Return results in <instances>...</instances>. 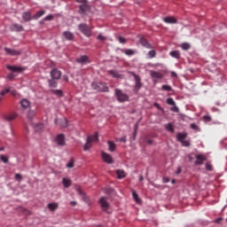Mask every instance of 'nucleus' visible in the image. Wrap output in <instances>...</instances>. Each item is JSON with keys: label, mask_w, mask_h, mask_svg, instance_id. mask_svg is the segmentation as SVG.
<instances>
[{"label": "nucleus", "mask_w": 227, "mask_h": 227, "mask_svg": "<svg viewBox=\"0 0 227 227\" xmlns=\"http://www.w3.org/2000/svg\"><path fill=\"white\" fill-rule=\"evenodd\" d=\"M118 41L120 43H127V39H125L123 36H119Z\"/></svg>", "instance_id": "nucleus-49"}, {"label": "nucleus", "mask_w": 227, "mask_h": 227, "mask_svg": "<svg viewBox=\"0 0 227 227\" xmlns=\"http://www.w3.org/2000/svg\"><path fill=\"white\" fill-rule=\"evenodd\" d=\"M50 75L51 79L59 81L61 79V71L58 70V68H54L51 71Z\"/></svg>", "instance_id": "nucleus-10"}, {"label": "nucleus", "mask_w": 227, "mask_h": 227, "mask_svg": "<svg viewBox=\"0 0 227 227\" xmlns=\"http://www.w3.org/2000/svg\"><path fill=\"white\" fill-rule=\"evenodd\" d=\"M99 204L101 205V208L104 210H107V208H109V202H107V200L104 197L99 200Z\"/></svg>", "instance_id": "nucleus-18"}, {"label": "nucleus", "mask_w": 227, "mask_h": 227, "mask_svg": "<svg viewBox=\"0 0 227 227\" xmlns=\"http://www.w3.org/2000/svg\"><path fill=\"white\" fill-rule=\"evenodd\" d=\"M24 214L25 215H31V211L27 210V209H24Z\"/></svg>", "instance_id": "nucleus-54"}, {"label": "nucleus", "mask_w": 227, "mask_h": 227, "mask_svg": "<svg viewBox=\"0 0 227 227\" xmlns=\"http://www.w3.org/2000/svg\"><path fill=\"white\" fill-rule=\"evenodd\" d=\"M27 118L28 120H33V118H35V111L29 110L27 113Z\"/></svg>", "instance_id": "nucleus-37"}, {"label": "nucleus", "mask_w": 227, "mask_h": 227, "mask_svg": "<svg viewBox=\"0 0 227 227\" xmlns=\"http://www.w3.org/2000/svg\"><path fill=\"white\" fill-rule=\"evenodd\" d=\"M187 138V133H177L176 134V139L179 143H182V141L185 140Z\"/></svg>", "instance_id": "nucleus-20"}, {"label": "nucleus", "mask_w": 227, "mask_h": 227, "mask_svg": "<svg viewBox=\"0 0 227 227\" xmlns=\"http://www.w3.org/2000/svg\"><path fill=\"white\" fill-rule=\"evenodd\" d=\"M10 89L8 88V89H5V90H2L1 92H0V96L1 97H4V95H6V93H10Z\"/></svg>", "instance_id": "nucleus-47"}, {"label": "nucleus", "mask_w": 227, "mask_h": 227, "mask_svg": "<svg viewBox=\"0 0 227 227\" xmlns=\"http://www.w3.org/2000/svg\"><path fill=\"white\" fill-rule=\"evenodd\" d=\"M15 180L17 182H22V175L20 174H15Z\"/></svg>", "instance_id": "nucleus-46"}, {"label": "nucleus", "mask_w": 227, "mask_h": 227, "mask_svg": "<svg viewBox=\"0 0 227 227\" xmlns=\"http://www.w3.org/2000/svg\"><path fill=\"white\" fill-rule=\"evenodd\" d=\"M163 182H164L165 184H168V183L169 182V177H165V178H163Z\"/></svg>", "instance_id": "nucleus-61"}, {"label": "nucleus", "mask_w": 227, "mask_h": 227, "mask_svg": "<svg viewBox=\"0 0 227 227\" xmlns=\"http://www.w3.org/2000/svg\"><path fill=\"white\" fill-rule=\"evenodd\" d=\"M134 79H135V86H134V91L135 93H137L141 88H143V83L141 82V77L136 74H132Z\"/></svg>", "instance_id": "nucleus-6"}, {"label": "nucleus", "mask_w": 227, "mask_h": 227, "mask_svg": "<svg viewBox=\"0 0 227 227\" xmlns=\"http://www.w3.org/2000/svg\"><path fill=\"white\" fill-rule=\"evenodd\" d=\"M4 51H5L6 54H9V56H20L22 54V51H19V50L4 48Z\"/></svg>", "instance_id": "nucleus-11"}, {"label": "nucleus", "mask_w": 227, "mask_h": 227, "mask_svg": "<svg viewBox=\"0 0 227 227\" xmlns=\"http://www.w3.org/2000/svg\"><path fill=\"white\" fill-rule=\"evenodd\" d=\"M63 81H65L66 82H68V76L67 74L62 76Z\"/></svg>", "instance_id": "nucleus-55"}, {"label": "nucleus", "mask_w": 227, "mask_h": 227, "mask_svg": "<svg viewBox=\"0 0 227 227\" xmlns=\"http://www.w3.org/2000/svg\"><path fill=\"white\" fill-rule=\"evenodd\" d=\"M52 91H53L54 95H58V97L63 96V91L61 90H54Z\"/></svg>", "instance_id": "nucleus-40"}, {"label": "nucleus", "mask_w": 227, "mask_h": 227, "mask_svg": "<svg viewBox=\"0 0 227 227\" xmlns=\"http://www.w3.org/2000/svg\"><path fill=\"white\" fill-rule=\"evenodd\" d=\"M20 106L21 107H24V109H27V107L31 106V102H29V100H27V98H23L20 100Z\"/></svg>", "instance_id": "nucleus-21"}, {"label": "nucleus", "mask_w": 227, "mask_h": 227, "mask_svg": "<svg viewBox=\"0 0 227 227\" xmlns=\"http://www.w3.org/2000/svg\"><path fill=\"white\" fill-rule=\"evenodd\" d=\"M92 87H93L94 90H96L97 91H104V92L109 91V88L106 85V83L96 82V83H93V84H92Z\"/></svg>", "instance_id": "nucleus-7"}, {"label": "nucleus", "mask_w": 227, "mask_h": 227, "mask_svg": "<svg viewBox=\"0 0 227 227\" xmlns=\"http://www.w3.org/2000/svg\"><path fill=\"white\" fill-rule=\"evenodd\" d=\"M45 126L43 125V123H37L35 125V132H43Z\"/></svg>", "instance_id": "nucleus-23"}, {"label": "nucleus", "mask_w": 227, "mask_h": 227, "mask_svg": "<svg viewBox=\"0 0 227 227\" xmlns=\"http://www.w3.org/2000/svg\"><path fill=\"white\" fill-rule=\"evenodd\" d=\"M120 142L121 143H127V137H123L120 138Z\"/></svg>", "instance_id": "nucleus-56"}, {"label": "nucleus", "mask_w": 227, "mask_h": 227, "mask_svg": "<svg viewBox=\"0 0 227 227\" xmlns=\"http://www.w3.org/2000/svg\"><path fill=\"white\" fill-rule=\"evenodd\" d=\"M196 160H197L194 162L195 166H200V165L203 164V162H205V160H207V157H205V155H203V154H197Z\"/></svg>", "instance_id": "nucleus-12"}, {"label": "nucleus", "mask_w": 227, "mask_h": 227, "mask_svg": "<svg viewBox=\"0 0 227 227\" xmlns=\"http://www.w3.org/2000/svg\"><path fill=\"white\" fill-rule=\"evenodd\" d=\"M121 52H123L126 56H134L136 54V51L132 49L121 50Z\"/></svg>", "instance_id": "nucleus-29"}, {"label": "nucleus", "mask_w": 227, "mask_h": 227, "mask_svg": "<svg viewBox=\"0 0 227 227\" xmlns=\"http://www.w3.org/2000/svg\"><path fill=\"white\" fill-rule=\"evenodd\" d=\"M180 173H182V168L179 167L176 172V175H180Z\"/></svg>", "instance_id": "nucleus-58"}, {"label": "nucleus", "mask_w": 227, "mask_h": 227, "mask_svg": "<svg viewBox=\"0 0 227 227\" xmlns=\"http://www.w3.org/2000/svg\"><path fill=\"white\" fill-rule=\"evenodd\" d=\"M43 15H45V11H39L32 17V19L34 20H38V19L43 17Z\"/></svg>", "instance_id": "nucleus-24"}, {"label": "nucleus", "mask_w": 227, "mask_h": 227, "mask_svg": "<svg viewBox=\"0 0 227 227\" xmlns=\"http://www.w3.org/2000/svg\"><path fill=\"white\" fill-rule=\"evenodd\" d=\"M139 43L143 47H145V49H153V46H152L145 37H141Z\"/></svg>", "instance_id": "nucleus-14"}, {"label": "nucleus", "mask_w": 227, "mask_h": 227, "mask_svg": "<svg viewBox=\"0 0 227 227\" xmlns=\"http://www.w3.org/2000/svg\"><path fill=\"white\" fill-rule=\"evenodd\" d=\"M97 39L99 40V42H104L106 41V36L102 35V34H99Z\"/></svg>", "instance_id": "nucleus-51"}, {"label": "nucleus", "mask_w": 227, "mask_h": 227, "mask_svg": "<svg viewBox=\"0 0 227 227\" xmlns=\"http://www.w3.org/2000/svg\"><path fill=\"white\" fill-rule=\"evenodd\" d=\"M181 48L183 51H189V49H191V44H189V43H184L181 44Z\"/></svg>", "instance_id": "nucleus-36"}, {"label": "nucleus", "mask_w": 227, "mask_h": 227, "mask_svg": "<svg viewBox=\"0 0 227 227\" xmlns=\"http://www.w3.org/2000/svg\"><path fill=\"white\" fill-rule=\"evenodd\" d=\"M148 56H149V58H155V56H157V52L155 51L152 50L148 52Z\"/></svg>", "instance_id": "nucleus-43"}, {"label": "nucleus", "mask_w": 227, "mask_h": 227, "mask_svg": "<svg viewBox=\"0 0 227 227\" xmlns=\"http://www.w3.org/2000/svg\"><path fill=\"white\" fill-rule=\"evenodd\" d=\"M163 22L166 24H176L178 20L175 17L169 16L163 18Z\"/></svg>", "instance_id": "nucleus-16"}, {"label": "nucleus", "mask_w": 227, "mask_h": 227, "mask_svg": "<svg viewBox=\"0 0 227 227\" xmlns=\"http://www.w3.org/2000/svg\"><path fill=\"white\" fill-rule=\"evenodd\" d=\"M114 95L118 100V102L123 103V102H129V95L125 94L123 90L120 89L114 90Z\"/></svg>", "instance_id": "nucleus-4"}, {"label": "nucleus", "mask_w": 227, "mask_h": 227, "mask_svg": "<svg viewBox=\"0 0 227 227\" xmlns=\"http://www.w3.org/2000/svg\"><path fill=\"white\" fill-rule=\"evenodd\" d=\"M22 19L25 22H29L31 20V12H25L22 13Z\"/></svg>", "instance_id": "nucleus-27"}, {"label": "nucleus", "mask_w": 227, "mask_h": 227, "mask_svg": "<svg viewBox=\"0 0 227 227\" xmlns=\"http://www.w3.org/2000/svg\"><path fill=\"white\" fill-rule=\"evenodd\" d=\"M191 129H192V130H200V127H198V125H196V123H192L190 125Z\"/></svg>", "instance_id": "nucleus-50"}, {"label": "nucleus", "mask_w": 227, "mask_h": 227, "mask_svg": "<svg viewBox=\"0 0 227 227\" xmlns=\"http://www.w3.org/2000/svg\"><path fill=\"white\" fill-rule=\"evenodd\" d=\"M137 134V124H136V126H135L134 137H136Z\"/></svg>", "instance_id": "nucleus-60"}, {"label": "nucleus", "mask_w": 227, "mask_h": 227, "mask_svg": "<svg viewBox=\"0 0 227 227\" xmlns=\"http://www.w3.org/2000/svg\"><path fill=\"white\" fill-rule=\"evenodd\" d=\"M77 192H78L79 196H82V198L84 200V201H89L88 197L86 196V194L84 192H82V190H81V188H77Z\"/></svg>", "instance_id": "nucleus-34"}, {"label": "nucleus", "mask_w": 227, "mask_h": 227, "mask_svg": "<svg viewBox=\"0 0 227 227\" xmlns=\"http://www.w3.org/2000/svg\"><path fill=\"white\" fill-rule=\"evenodd\" d=\"M98 133L96 132L93 135H90L87 137V142L83 146L84 152H88L91 146H93L92 143H98Z\"/></svg>", "instance_id": "nucleus-2"}, {"label": "nucleus", "mask_w": 227, "mask_h": 227, "mask_svg": "<svg viewBox=\"0 0 227 227\" xmlns=\"http://www.w3.org/2000/svg\"><path fill=\"white\" fill-rule=\"evenodd\" d=\"M0 160H2V162H4V164H8V157H6L4 154H1L0 155Z\"/></svg>", "instance_id": "nucleus-38"}, {"label": "nucleus", "mask_w": 227, "mask_h": 227, "mask_svg": "<svg viewBox=\"0 0 227 227\" xmlns=\"http://www.w3.org/2000/svg\"><path fill=\"white\" fill-rule=\"evenodd\" d=\"M58 203L52 202L48 204V208L51 210V212H55V210H58Z\"/></svg>", "instance_id": "nucleus-26"}, {"label": "nucleus", "mask_w": 227, "mask_h": 227, "mask_svg": "<svg viewBox=\"0 0 227 227\" xmlns=\"http://www.w3.org/2000/svg\"><path fill=\"white\" fill-rule=\"evenodd\" d=\"M52 19H54V15L52 14H49L48 16L44 17L43 20L44 21H50V20H52Z\"/></svg>", "instance_id": "nucleus-44"}, {"label": "nucleus", "mask_w": 227, "mask_h": 227, "mask_svg": "<svg viewBox=\"0 0 227 227\" xmlns=\"http://www.w3.org/2000/svg\"><path fill=\"white\" fill-rule=\"evenodd\" d=\"M169 56H171L172 58H176V59H179L180 58V51H172L169 52Z\"/></svg>", "instance_id": "nucleus-33"}, {"label": "nucleus", "mask_w": 227, "mask_h": 227, "mask_svg": "<svg viewBox=\"0 0 227 227\" xmlns=\"http://www.w3.org/2000/svg\"><path fill=\"white\" fill-rule=\"evenodd\" d=\"M18 114L13 113V114H7L5 115H4V120H5V121H13V120H15V118H17Z\"/></svg>", "instance_id": "nucleus-17"}, {"label": "nucleus", "mask_w": 227, "mask_h": 227, "mask_svg": "<svg viewBox=\"0 0 227 227\" xmlns=\"http://www.w3.org/2000/svg\"><path fill=\"white\" fill-rule=\"evenodd\" d=\"M164 129L168 131V132H171V134H173L175 132V126L173 125V123L168 122L167 124H164Z\"/></svg>", "instance_id": "nucleus-19"}, {"label": "nucleus", "mask_w": 227, "mask_h": 227, "mask_svg": "<svg viewBox=\"0 0 227 227\" xmlns=\"http://www.w3.org/2000/svg\"><path fill=\"white\" fill-rule=\"evenodd\" d=\"M161 90L164 91H171L172 88L169 85H162Z\"/></svg>", "instance_id": "nucleus-42"}, {"label": "nucleus", "mask_w": 227, "mask_h": 227, "mask_svg": "<svg viewBox=\"0 0 227 227\" xmlns=\"http://www.w3.org/2000/svg\"><path fill=\"white\" fill-rule=\"evenodd\" d=\"M74 160L73 158H71L68 163L67 164V168H74Z\"/></svg>", "instance_id": "nucleus-41"}, {"label": "nucleus", "mask_w": 227, "mask_h": 227, "mask_svg": "<svg viewBox=\"0 0 227 227\" xmlns=\"http://www.w3.org/2000/svg\"><path fill=\"white\" fill-rule=\"evenodd\" d=\"M6 68L11 72H12L7 75L6 79L8 81H13L15 77H17V75L14 74H22L26 70V68L24 67H20L17 66H10V65H7Z\"/></svg>", "instance_id": "nucleus-1"}, {"label": "nucleus", "mask_w": 227, "mask_h": 227, "mask_svg": "<svg viewBox=\"0 0 227 227\" xmlns=\"http://www.w3.org/2000/svg\"><path fill=\"white\" fill-rule=\"evenodd\" d=\"M70 205H71V207H75V206L77 205V202H75V201H71V202H70Z\"/></svg>", "instance_id": "nucleus-62"}, {"label": "nucleus", "mask_w": 227, "mask_h": 227, "mask_svg": "<svg viewBox=\"0 0 227 227\" xmlns=\"http://www.w3.org/2000/svg\"><path fill=\"white\" fill-rule=\"evenodd\" d=\"M116 175H117V178H119V180H121V178H125V176H126L125 171L121 170V169L116 170Z\"/></svg>", "instance_id": "nucleus-31"}, {"label": "nucleus", "mask_w": 227, "mask_h": 227, "mask_svg": "<svg viewBox=\"0 0 227 227\" xmlns=\"http://www.w3.org/2000/svg\"><path fill=\"white\" fill-rule=\"evenodd\" d=\"M147 144H148V145H153V139L147 140Z\"/></svg>", "instance_id": "nucleus-63"}, {"label": "nucleus", "mask_w": 227, "mask_h": 227, "mask_svg": "<svg viewBox=\"0 0 227 227\" xmlns=\"http://www.w3.org/2000/svg\"><path fill=\"white\" fill-rule=\"evenodd\" d=\"M109 75H112V77H115L117 79L121 78V74H120V73H118V71L116 70H110L108 71Z\"/></svg>", "instance_id": "nucleus-30"}, {"label": "nucleus", "mask_w": 227, "mask_h": 227, "mask_svg": "<svg viewBox=\"0 0 227 227\" xmlns=\"http://www.w3.org/2000/svg\"><path fill=\"white\" fill-rule=\"evenodd\" d=\"M171 76H172V77H176V73L171 72Z\"/></svg>", "instance_id": "nucleus-64"}, {"label": "nucleus", "mask_w": 227, "mask_h": 227, "mask_svg": "<svg viewBox=\"0 0 227 227\" xmlns=\"http://www.w3.org/2000/svg\"><path fill=\"white\" fill-rule=\"evenodd\" d=\"M63 36L68 41H72L74 39V34H72V32L69 31L63 32Z\"/></svg>", "instance_id": "nucleus-22"}, {"label": "nucleus", "mask_w": 227, "mask_h": 227, "mask_svg": "<svg viewBox=\"0 0 227 227\" xmlns=\"http://www.w3.org/2000/svg\"><path fill=\"white\" fill-rule=\"evenodd\" d=\"M76 3L80 4L78 12L81 15H84L91 10V7L88 4V0H76Z\"/></svg>", "instance_id": "nucleus-3"}, {"label": "nucleus", "mask_w": 227, "mask_h": 227, "mask_svg": "<svg viewBox=\"0 0 227 227\" xmlns=\"http://www.w3.org/2000/svg\"><path fill=\"white\" fill-rule=\"evenodd\" d=\"M62 184H63L64 187H66V189H68V187H70V185H72V180H70L67 177H64L62 179Z\"/></svg>", "instance_id": "nucleus-25"}, {"label": "nucleus", "mask_w": 227, "mask_h": 227, "mask_svg": "<svg viewBox=\"0 0 227 227\" xmlns=\"http://www.w3.org/2000/svg\"><path fill=\"white\" fill-rule=\"evenodd\" d=\"M171 111H173L174 113H178V106H174L173 108H171Z\"/></svg>", "instance_id": "nucleus-57"}, {"label": "nucleus", "mask_w": 227, "mask_h": 227, "mask_svg": "<svg viewBox=\"0 0 227 227\" xmlns=\"http://www.w3.org/2000/svg\"><path fill=\"white\" fill-rule=\"evenodd\" d=\"M55 141L59 146H63L65 145V135L60 134L56 138Z\"/></svg>", "instance_id": "nucleus-15"}, {"label": "nucleus", "mask_w": 227, "mask_h": 227, "mask_svg": "<svg viewBox=\"0 0 227 227\" xmlns=\"http://www.w3.org/2000/svg\"><path fill=\"white\" fill-rule=\"evenodd\" d=\"M132 196H133V199L137 201V203H139V197L138 195L136 193V192H132Z\"/></svg>", "instance_id": "nucleus-45"}, {"label": "nucleus", "mask_w": 227, "mask_h": 227, "mask_svg": "<svg viewBox=\"0 0 227 227\" xmlns=\"http://www.w3.org/2000/svg\"><path fill=\"white\" fill-rule=\"evenodd\" d=\"M167 104L168 106H176L175 99H173V98H167Z\"/></svg>", "instance_id": "nucleus-39"}, {"label": "nucleus", "mask_w": 227, "mask_h": 227, "mask_svg": "<svg viewBox=\"0 0 227 227\" xmlns=\"http://www.w3.org/2000/svg\"><path fill=\"white\" fill-rule=\"evenodd\" d=\"M10 29H11V31H15L16 33H20L21 31H24V27H22V25L14 23L10 27Z\"/></svg>", "instance_id": "nucleus-13"}, {"label": "nucleus", "mask_w": 227, "mask_h": 227, "mask_svg": "<svg viewBox=\"0 0 227 227\" xmlns=\"http://www.w3.org/2000/svg\"><path fill=\"white\" fill-rule=\"evenodd\" d=\"M75 61L79 64V65H89V63H91V61L90 60V57H88L87 55H82L80 57H78Z\"/></svg>", "instance_id": "nucleus-8"}, {"label": "nucleus", "mask_w": 227, "mask_h": 227, "mask_svg": "<svg viewBox=\"0 0 227 227\" xmlns=\"http://www.w3.org/2000/svg\"><path fill=\"white\" fill-rule=\"evenodd\" d=\"M101 157H102V160H104V162H106V164H113V162H114L113 156H111V154H109L106 152L101 153Z\"/></svg>", "instance_id": "nucleus-9"}, {"label": "nucleus", "mask_w": 227, "mask_h": 227, "mask_svg": "<svg viewBox=\"0 0 227 227\" xmlns=\"http://www.w3.org/2000/svg\"><path fill=\"white\" fill-rule=\"evenodd\" d=\"M108 145V150L109 152H114V150H116V144H114V142L113 141H108L107 142Z\"/></svg>", "instance_id": "nucleus-32"}, {"label": "nucleus", "mask_w": 227, "mask_h": 227, "mask_svg": "<svg viewBox=\"0 0 227 227\" xmlns=\"http://www.w3.org/2000/svg\"><path fill=\"white\" fill-rule=\"evenodd\" d=\"M50 88H58V80L51 78L48 80Z\"/></svg>", "instance_id": "nucleus-28"}, {"label": "nucleus", "mask_w": 227, "mask_h": 227, "mask_svg": "<svg viewBox=\"0 0 227 227\" xmlns=\"http://www.w3.org/2000/svg\"><path fill=\"white\" fill-rule=\"evenodd\" d=\"M79 30L84 36H87V38H90L93 33L91 32V27L88 26L87 24L82 23L78 26Z\"/></svg>", "instance_id": "nucleus-5"}, {"label": "nucleus", "mask_w": 227, "mask_h": 227, "mask_svg": "<svg viewBox=\"0 0 227 227\" xmlns=\"http://www.w3.org/2000/svg\"><path fill=\"white\" fill-rule=\"evenodd\" d=\"M152 77H154V79H162V74L159 72L153 71L151 72Z\"/></svg>", "instance_id": "nucleus-35"}, {"label": "nucleus", "mask_w": 227, "mask_h": 227, "mask_svg": "<svg viewBox=\"0 0 227 227\" xmlns=\"http://www.w3.org/2000/svg\"><path fill=\"white\" fill-rule=\"evenodd\" d=\"M203 120L204 121H212V117L210 115H204Z\"/></svg>", "instance_id": "nucleus-52"}, {"label": "nucleus", "mask_w": 227, "mask_h": 227, "mask_svg": "<svg viewBox=\"0 0 227 227\" xmlns=\"http://www.w3.org/2000/svg\"><path fill=\"white\" fill-rule=\"evenodd\" d=\"M11 95L17 97V90H11Z\"/></svg>", "instance_id": "nucleus-59"}, {"label": "nucleus", "mask_w": 227, "mask_h": 227, "mask_svg": "<svg viewBox=\"0 0 227 227\" xmlns=\"http://www.w3.org/2000/svg\"><path fill=\"white\" fill-rule=\"evenodd\" d=\"M181 145H182L183 146H191V142H189V140H183V141L181 142Z\"/></svg>", "instance_id": "nucleus-48"}, {"label": "nucleus", "mask_w": 227, "mask_h": 227, "mask_svg": "<svg viewBox=\"0 0 227 227\" xmlns=\"http://www.w3.org/2000/svg\"><path fill=\"white\" fill-rule=\"evenodd\" d=\"M206 169H207V171H212V170H213L212 165H210V163H207V164H206Z\"/></svg>", "instance_id": "nucleus-53"}]
</instances>
